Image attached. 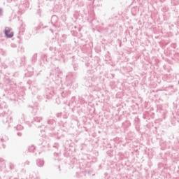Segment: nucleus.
<instances>
[{
    "instance_id": "4",
    "label": "nucleus",
    "mask_w": 179,
    "mask_h": 179,
    "mask_svg": "<svg viewBox=\"0 0 179 179\" xmlns=\"http://www.w3.org/2000/svg\"><path fill=\"white\" fill-rule=\"evenodd\" d=\"M48 127L50 129V131H54L55 129V121L54 120H48Z\"/></svg>"
},
{
    "instance_id": "7",
    "label": "nucleus",
    "mask_w": 179,
    "mask_h": 179,
    "mask_svg": "<svg viewBox=\"0 0 179 179\" xmlns=\"http://www.w3.org/2000/svg\"><path fill=\"white\" fill-rule=\"evenodd\" d=\"M36 164L38 167H43L44 166V160L38 159L36 160Z\"/></svg>"
},
{
    "instance_id": "27",
    "label": "nucleus",
    "mask_w": 179,
    "mask_h": 179,
    "mask_svg": "<svg viewBox=\"0 0 179 179\" xmlns=\"http://www.w3.org/2000/svg\"><path fill=\"white\" fill-rule=\"evenodd\" d=\"M54 148H57V145H54Z\"/></svg>"
},
{
    "instance_id": "18",
    "label": "nucleus",
    "mask_w": 179,
    "mask_h": 179,
    "mask_svg": "<svg viewBox=\"0 0 179 179\" xmlns=\"http://www.w3.org/2000/svg\"><path fill=\"white\" fill-rule=\"evenodd\" d=\"M22 121H24V115H21Z\"/></svg>"
},
{
    "instance_id": "25",
    "label": "nucleus",
    "mask_w": 179,
    "mask_h": 179,
    "mask_svg": "<svg viewBox=\"0 0 179 179\" xmlns=\"http://www.w3.org/2000/svg\"><path fill=\"white\" fill-rule=\"evenodd\" d=\"M115 75L114 74H112V78H114Z\"/></svg>"
},
{
    "instance_id": "16",
    "label": "nucleus",
    "mask_w": 179,
    "mask_h": 179,
    "mask_svg": "<svg viewBox=\"0 0 179 179\" xmlns=\"http://www.w3.org/2000/svg\"><path fill=\"white\" fill-rule=\"evenodd\" d=\"M3 107H4L3 104V103H0V111H1L2 109H3Z\"/></svg>"
},
{
    "instance_id": "12",
    "label": "nucleus",
    "mask_w": 179,
    "mask_h": 179,
    "mask_svg": "<svg viewBox=\"0 0 179 179\" xmlns=\"http://www.w3.org/2000/svg\"><path fill=\"white\" fill-rule=\"evenodd\" d=\"M31 61L32 62H36L37 61V53L34 54Z\"/></svg>"
},
{
    "instance_id": "1",
    "label": "nucleus",
    "mask_w": 179,
    "mask_h": 179,
    "mask_svg": "<svg viewBox=\"0 0 179 179\" xmlns=\"http://www.w3.org/2000/svg\"><path fill=\"white\" fill-rule=\"evenodd\" d=\"M0 120L3 124H7L8 128L10 127V122H12V117L8 115V113H1Z\"/></svg>"
},
{
    "instance_id": "9",
    "label": "nucleus",
    "mask_w": 179,
    "mask_h": 179,
    "mask_svg": "<svg viewBox=\"0 0 179 179\" xmlns=\"http://www.w3.org/2000/svg\"><path fill=\"white\" fill-rule=\"evenodd\" d=\"M26 64V57L23 56L20 58V66H24Z\"/></svg>"
},
{
    "instance_id": "23",
    "label": "nucleus",
    "mask_w": 179,
    "mask_h": 179,
    "mask_svg": "<svg viewBox=\"0 0 179 179\" xmlns=\"http://www.w3.org/2000/svg\"><path fill=\"white\" fill-rule=\"evenodd\" d=\"M36 30H39V29H40V27H37L36 28Z\"/></svg>"
},
{
    "instance_id": "5",
    "label": "nucleus",
    "mask_w": 179,
    "mask_h": 179,
    "mask_svg": "<svg viewBox=\"0 0 179 179\" xmlns=\"http://www.w3.org/2000/svg\"><path fill=\"white\" fill-rule=\"evenodd\" d=\"M41 121H43V117L35 116L33 117V120L29 121V122H31V124H36V122H41Z\"/></svg>"
},
{
    "instance_id": "10",
    "label": "nucleus",
    "mask_w": 179,
    "mask_h": 179,
    "mask_svg": "<svg viewBox=\"0 0 179 179\" xmlns=\"http://www.w3.org/2000/svg\"><path fill=\"white\" fill-rule=\"evenodd\" d=\"M34 150H36V147H34V145H31L28 148V151L31 153H33Z\"/></svg>"
},
{
    "instance_id": "15",
    "label": "nucleus",
    "mask_w": 179,
    "mask_h": 179,
    "mask_svg": "<svg viewBox=\"0 0 179 179\" xmlns=\"http://www.w3.org/2000/svg\"><path fill=\"white\" fill-rule=\"evenodd\" d=\"M9 169L10 170H15V164L10 163L9 164Z\"/></svg>"
},
{
    "instance_id": "14",
    "label": "nucleus",
    "mask_w": 179,
    "mask_h": 179,
    "mask_svg": "<svg viewBox=\"0 0 179 179\" xmlns=\"http://www.w3.org/2000/svg\"><path fill=\"white\" fill-rule=\"evenodd\" d=\"M23 129H24L23 126H22V125H20V124H18V125H17V127H16L17 131H22V130H23Z\"/></svg>"
},
{
    "instance_id": "32",
    "label": "nucleus",
    "mask_w": 179,
    "mask_h": 179,
    "mask_svg": "<svg viewBox=\"0 0 179 179\" xmlns=\"http://www.w3.org/2000/svg\"><path fill=\"white\" fill-rule=\"evenodd\" d=\"M178 83H179V80H178Z\"/></svg>"
},
{
    "instance_id": "24",
    "label": "nucleus",
    "mask_w": 179,
    "mask_h": 179,
    "mask_svg": "<svg viewBox=\"0 0 179 179\" xmlns=\"http://www.w3.org/2000/svg\"><path fill=\"white\" fill-rule=\"evenodd\" d=\"M26 164L29 165V164H30V162H27Z\"/></svg>"
},
{
    "instance_id": "22",
    "label": "nucleus",
    "mask_w": 179,
    "mask_h": 179,
    "mask_svg": "<svg viewBox=\"0 0 179 179\" xmlns=\"http://www.w3.org/2000/svg\"><path fill=\"white\" fill-rule=\"evenodd\" d=\"M58 169H59V171H61V166H58Z\"/></svg>"
},
{
    "instance_id": "3",
    "label": "nucleus",
    "mask_w": 179,
    "mask_h": 179,
    "mask_svg": "<svg viewBox=\"0 0 179 179\" xmlns=\"http://www.w3.org/2000/svg\"><path fill=\"white\" fill-rule=\"evenodd\" d=\"M3 33L5 34V37H6V38H12V37H13L14 34L13 32H10V28L9 27H6Z\"/></svg>"
},
{
    "instance_id": "8",
    "label": "nucleus",
    "mask_w": 179,
    "mask_h": 179,
    "mask_svg": "<svg viewBox=\"0 0 179 179\" xmlns=\"http://www.w3.org/2000/svg\"><path fill=\"white\" fill-rule=\"evenodd\" d=\"M60 43L62 44H65V43H66V35L64 34L60 37Z\"/></svg>"
},
{
    "instance_id": "19",
    "label": "nucleus",
    "mask_w": 179,
    "mask_h": 179,
    "mask_svg": "<svg viewBox=\"0 0 179 179\" xmlns=\"http://www.w3.org/2000/svg\"><path fill=\"white\" fill-rule=\"evenodd\" d=\"M3 12V10H2V8H0V15H2Z\"/></svg>"
},
{
    "instance_id": "28",
    "label": "nucleus",
    "mask_w": 179,
    "mask_h": 179,
    "mask_svg": "<svg viewBox=\"0 0 179 179\" xmlns=\"http://www.w3.org/2000/svg\"><path fill=\"white\" fill-rule=\"evenodd\" d=\"M78 173H76V176H77V177H78Z\"/></svg>"
},
{
    "instance_id": "20",
    "label": "nucleus",
    "mask_w": 179,
    "mask_h": 179,
    "mask_svg": "<svg viewBox=\"0 0 179 179\" xmlns=\"http://www.w3.org/2000/svg\"><path fill=\"white\" fill-rule=\"evenodd\" d=\"M56 115L57 117H61V113H57Z\"/></svg>"
},
{
    "instance_id": "2",
    "label": "nucleus",
    "mask_w": 179,
    "mask_h": 179,
    "mask_svg": "<svg viewBox=\"0 0 179 179\" xmlns=\"http://www.w3.org/2000/svg\"><path fill=\"white\" fill-rule=\"evenodd\" d=\"M94 78H93V74L92 73H88L86 74L84 77V83L85 85L87 87H92V86H93V80Z\"/></svg>"
},
{
    "instance_id": "13",
    "label": "nucleus",
    "mask_w": 179,
    "mask_h": 179,
    "mask_svg": "<svg viewBox=\"0 0 179 179\" xmlns=\"http://www.w3.org/2000/svg\"><path fill=\"white\" fill-rule=\"evenodd\" d=\"M73 68L74 71H78L79 69V65H78L76 63H74L73 64Z\"/></svg>"
},
{
    "instance_id": "30",
    "label": "nucleus",
    "mask_w": 179,
    "mask_h": 179,
    "mask_svg": "<svg viewBox=\"0 0 179 179\" xmlns=\"http://www.w3.org/2000/svg\"><path fill=\"white\" fill-rule=\"evenodd\" d=\"M39 97H41V96H38V99H39Z\"/></svg>"
},
{
    "instance_id": "29",
    "label": "nucleus",
    "mask_w": 179,
    "mask_h": 179,
    "mask_svg": "<svg viewBox=\"0 0 179 179\" xmlns=\"http://www.w3.org/2000/svg\"><path fill=\"white\" fill-rule=\"evenodd\" d=\"M41 127V126H38V128H40Z\"/></svg>"
},
{
    "instance_id": "31",
    "label": "nucleus",
    "mask_w": 179,
    "mask_h": 179,
    "mask_svg": "<svg viewBox=\"0 0 179 179\" xmlns=\"http://www.w3.org/2000/svg\"><path fill=\"white\" fill-rule=\"evenodd\" d=\"M39 97H41V96H38V99H39Z\"/></svg>"
},
{
    "instance_id": "26",
    "label": "nucleus",
    "mask_w": 179,
    "mask_h": 179,
    "mask_svg": "<svg viewBox=\"0 0 179 179\" xmlns=\"http://www.w3.org/2000/svg\"><path fill=\"white\" fill-rule=\"evenodd\" d=\"M62 96L64 97V94H62Z\"/></svg>"
},
{
    "instance_id": "6",
    "label": "nucleus",
    "mask_w": 179,
    "mask_h": 179,
    "mask_svg": "<svg viewBox=\"0 0 179 179\" xmlns=\"http://www.w3.org/2000/svg\"><path fill=\"white\" fill-rule=\"evenodd\" d=\"M51 23L55 27H56L55 24L58 23V16L52 15L51 18Z\"/></svg>"
},
{
    "instance_id": "17",
    "label": "nucleus",
    "mask_w": 179,
    "mask_h": 179,
    "mask_svg": "<svg viewBox=\"0 0 179 179\" xmlns=\"http://www.w3.org/2000/svg\"><path fill=\"white\" fill-rule=\"evenodd\" d=\"M17 136H22V132L18 131V132L17 133Z\"/></svg>"
},
{
    "instance_id": "21",
    "label": "nucleus",
    "mask_w": 179,
    "mask_h": 179,
    "mask_svg": "<svg viewBox=\"0 0 179 179\" xmlns=\"http://www.w3.org/2000/svg\"><path fill=\"white\" fill-rule=\"evenodd\" d=\"M2 162H3V159L0 158V163H1Z\"/></svg>"
},
{
    "instance_id": "11",
    "label": "nucleus",
    "mask_w": 179,
    "mask_h": 179,
    "mask_svg": "<svg viewBox=\"0 0 179 179\" xmlns=\"http://www.w3.org/2000/svg\"><path fill=\"white\" fill-rule=\"evenodd\" d=\"M49 50H50V51H52L54 55H55V54L57 52V48H55V47H50Z\"/></svg>"
}]
</instances>
